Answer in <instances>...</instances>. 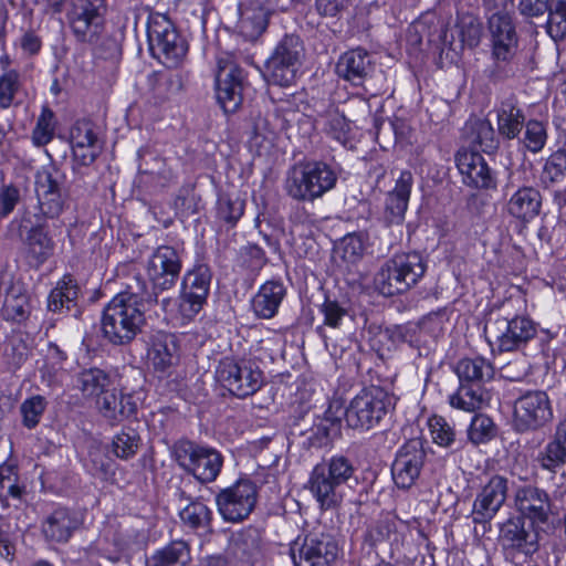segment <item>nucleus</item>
<instances>
[{
	"label": "nucleus",
	"mask_w": 566,
	"mask_h": 566,
	"mask_svg": "<svg viewBox=\"0 0 566 566\" xmlns=\"http://www.w3.org/2000/svg\"><path fill=\"white\" fill-rule=\"evenodd\" d=\"M119 291L104 305L101 315V332L104 339L114 345L130 344L142 332L146 312L155 305V296L138 281L118 276Z\"/></svg>",
	"instance_id": "1"
},
{
	"label": "nucleus",
	"mask_w": 566,
	"mask_h": 566,
	"mask_svg": "<svg viewBox=\"0 0 566 566\" xmlns=\"http://www.w3.org/2000/svg\"><path fill=\"white\" fill-rule=\"evenodd\" d=\"M182 252L184 250L177 247L158 245L146 263L135 260L120 263L116 269L117 275L145 285L147 292L155 296L154 302L157 304L159 294L171 290L180 279Z\"/></svg>",
	"instance_id": "2"
},
{
	"label": "nucleus",
	"mask_w": 566,
	"mask_h": 566,
	"mask_svg": "<svg viewBox=\"0 0 566 566\" xmlns=\"http://www.w3.org/2000/svg\"><path fill=\"white\" fill-rule=\"evenodd\" d=\"M459 386L449 396V405L458 410L474 412L484 401L485 382L493 377V367L482 356L463 357L454 366Z\"/></svg>",
	"instance_id": "3"
},
{
	"label": "nucleus",
	"mask_w": 566,
	"mask_h": 566,
	"mask_svg": "<svg viewBox=\"0 0 566 566\" xmlns=\"http://www.w3.org/2000/svg\"><path fill=\"white\" fill-rule=\"evenodd\" d=\"M436 451L421 438L407 439L398 447L390 467L391 479L398 490L416 486L422 474L436 470Z\"/></svg>",
	"instance_id": "4"
},
{
	"label": "nucleus",
	"mask_w": 566,
	"mask_h": 566,
	"mask_svg": "<svg viewBox=\"0 0 566 566\" xmlns=\"http://www.w3.org/2000/svg\"><path fill=\"white\" fill-rule=\"evenodd\" d=\"M537 323L526 314H496L484 326V336L492 352L510 353L522 349L536 336Z\"/></svg>",
	"instance_id": "5"
},
{
	"label": "nucleus",
	"mask_w": 566,
	"mask_h": 566,
	"mask_svg": "<svg viewBox=\"0 0 566 566\" xmlns=\"http://www.w3.org/2000/svg\"><path fill=\"white\" fill-rule=\"evenodd\" d=\"M395 407V397L381 386L363 387L350 400L344 411L348 427L368 431L380 423Z\"/></svg>",
	"instance_id": "6"
},
{
	"label": "nucleus",
	"mask_w": 566,
	"mask_h": 566,
	"mask_svg": "<svg viewBox=\"0 0 566 566\" xmlns=\"http://www.w3.org/2000/svg\"><path fill=\"white\" fill-rule=\"evenodd\" d=\"M539 531L523 520L510 516L499 525L497 542L505 562L514 566L524 565L539 551Z\"/></svg>",
	"instance_id": "7"
},
{
	"label": "nucleus",
	"mask_w": 566,
	"mask_h": 566,
	"mask_svg": "<svg viewBox=\"0 0 566 566\" xmlns=\"http://www.w3.org/2000/svg\"><path fill=\"white\" fill-rule=\"evenodd\" d=\"M553 419L552 400L545 390H525L513 402L512 428L516 433L524 434L539 431Z\"/></svg>",
	"instance_id": "8"
},
{
	"label": "nucleus",
	"mask_w": 566,
	"mask_h": 566,
	"mask_svg": "<svg viewBox=\"0 0 566 566\" xmlns=\"http://www.w3.org/2000/svg\"><path fill=\"white\" fill-rule=\"evenodd\" d=\"M336 179V174L324 163H300L291 169L286 189L295 199L314 200L331 190Z\"/></svg>",
	"instance_id": "9"
},
{
	"label": "nucleus",
	"mask_w": 566,
	"mask_h": 566,
	"mask_svg": "<svg viewBox=\"0 0 566 566\" xmlns=\"http://www.w3.org/2000/svg\"><path fill=\"white\" fill-rule=\"evenodd\" d=\"M174 454L178 465L201 483L216 481L224 461L217 449L199 446L191 440L176 442Z\"/></svg>",
	"instance_id": "10"
},
{
	"label": "nucleus",
	"mask_w": 566,
	"mask_h": 566,
	"mask_svg": "<svg viewBox=\"0 0 566 566\" xmlns=\"http://www.w3.org/2000/svg\"><path fill=\"white\" fill-rule=\"evenodd\" d=\"M212 271L205 254L196 253L193 264L185 272L180 284V312L193 318L207 304Z\"/></svg>",
	"instance_id": "11"
},
{
	"label": "nucleus",
	"mask_w": 566,
	"mask_h": 566,
	"mask_svg": "<svg viewBox=\"0 0 566 566\" xmlns=\"http://www.w3.org/2000/svg\"><path fill=\"white\" fill-rule=\"evenodd\" d=\"M258 494L255 482L248 475L240 476L216 494L218 513L224 522L241 523L254 511Z\"/></svg>",
	"instance_id": "12"
},
{
	"label": "nucleus",
	"mask_w": 566,
	"mask_h": 566,
	"mask_svg": "<svg viewBox=\"0 0 566 566\" xmlns=\"http://www.w3.org/2000/svg\"><path fill=\"white\" fill-rule=\"evenodd\" d=\"M302 55L303 45L300 38L286 35L265 63V81L279 86H290L295 81Z\"/></svg>",
	"instance_id": "13"
},
{
	"label": "nucleus",
	"mask_w": 566,
	"mask_h": 566,
	"mask_svg": "<svg viewBox=\"0 0 566 566\" xmlns=\"http://www.w3.org/2000/svg\"><path fill=\"white\" fill-rule=\"evenodd\" d=\"M218 380L233 397L254 395L263 384V373L245 359L223 358L217 368Z\"/></svg>",
	"instance_id": "14"
},
{
	"label": "nucleus",
	"mask_w": 566,
	"mask_h": 566,
	"mask_svg": "<svg viewBox=\"0 0 566 566\" xmlns=\"http://www.w3.org/2000/svg\"><path fill=\"white\" fill-rule=\"evenodd\" d=\"M298 535L291 547L294 566H331L337 558L339 547L328 533L310 531L298 545Z\"/></svg>",
	"instance_id": "15"
},
{
	"label": "nucleus",
	"mask_w": 566,
	"mask_h": 566,
	"mask_svg": "<svg viewBox=\"0 0 566 566\" xmlns=\"http://www.w3.org/2000/svg\"><path fill=\"white\" fill-rule=\"evenodd\" d=\"M411 536L409 521L400 518L396 513H388L370 524L364 533V544L375 549L381 543L389 544V557L399 558L402 548Z\"/></svg>",
	"instance_id": "16"
},
{
	"label": "nucleus",
	"mask_w": 566,
	"mask_h": 566,
	"mask_svg": "<svg viewBox=\"0 0 566 566\" xmlns=\"http://www.w3.org/2000/svg\"><path fill=\"white\" fill-rule=\"evenodd\" d=\"M244 74L232 54L223 53L218 57L216 75V95L226 113L235 112L243 101Z\"/></svg>",
	"instance_id": "17"
},
{
	"label": "nucleus",
	"mask_w": 566,
	"mask_h": 566,
	"mask_svg": "<svg viewBox=\"0 0 566 566\" xmlns=\"http://www.w3.org/2000/svg\"><path fill=\"white\" fill-rule=\"evenodd\" d=\"M148 36L153 49L158 52L168 66L177 65L185 57L187 44L165 15L151 17L148 24Z\"/></svg>",
	"instance_id": "18"
},
{
	"label": "nucleus",
	"mask_w": 566,
	"mask_h": 566,
	"mask_svg": "<svg viewBox=\"0 0 566 566\" xmlns=\"http://www.w3.org/2000/svg\"><path fill=\"white\" fill-rule=\"evenodd\" d=\"M509 491V481L505 476L493 474L488 482L478 491L472 504L470 516L472 522L478 525H491V521L496 516L506 501Z\"/></svg>",
	"instance_id": "19"
},
{
	"label": "nucleus",
	"mask_w": 566,
	"mask_h": 566,
	"mask_svg": "<svg viewBox=\"0 0 566 566\" xmlns=\"http://www.w3.org/2000/svg\"><path fill=\"white\" fill-rule=\"evenodd\" d=\"M439 24V34L432 33L428 31L427 36L429 42H440L441 43V55L450 62L454 63L459 60L461 51L463 48L474 49L481 42L482 36V24L473 15H463L458 24L460 43L454 44L449 40V30L440 22Z\"/></svg>",
	"instance_id": "20"
},
{
	"label": "nucleus",
	"mask_w": 566,
	"mask_h": 566,
	"mask_svg": "<svg viewBox=\"0 0 566 566\" xmlns=\"http://www.w3.org/2000/svg\"><path fill=\"white\" fill-rule=\"evenodd\" d=\"M492 57L496 63H509L517 53L518 40L512 18L497 12L489 19Z\"/></svg>",
	"instance_id": "21"
},
{
	"label": "nucleus",
	"mask_w": 566,
	"mask_h": 566,
	"mask_svg": "<svg viewBox=\"0 0 566 566\" xmlns=\"http://www.w3.org/2000/svg\"><path fill=\"white\" fill-rule=\"evenodd\" d=\"M180 345L175 334L158 331L150 336L147 348L148 365L159 378L171 375L179 361Z\"/></svg>",
	"instance_id": "22"
},
{
	"label": "nucleus",
	"mask_w": 566,
	"mask_h": 566,
	"mask_svg": "<svg viewBox=\"0 0 566 566\" xmlns=\"http://www.w3.org/2000/svg\"><path fill=\"white\" fill-rule=\"evenodd\" d=\"M517 514L527 523L539 528L549 520L552 501L549 494L535 485H524L517 489L515 494Z\"/></svg>",
	"instance_id": "23"
},
{
	"label": "nucleus",
	"mask_w": 566,
	"mask_h": 566,
	"mask_svg": "<svg viewBox=\"0 0 566 566\" xmlns=\"http://www.w3.org/2000/svg\"><path fill=\"white\" fill-rule=\"evenodd\" d=\"M102 9L103 0H71L69 20L80 40L90 41L101 32Z\"/></svg>",
	"instance_id": "24"
},
{
	"label": "nucleus",
	"mask_w": 566,
	"mask_h": 566,
	"mask_svg": "<svg viewBox=\"0 0 566 566\" xmlns=\"http://www.w3.org/2000/svg\"><path fill=\"white\" fill-rule=\"evenodd\" d=\"M36 223L27 232L24 239L25 259L31 268L40 269L53 254L55 243L49 233L48 219L60 214H34Z\"/></svg>",
	"instance_id": "25"
},
{
	"label": "nucleus",
	"mask_w": 566,
	"mask_h": 566,
	"mask_svg": "<svg viewBox=\"0 0 566 566\" xmlns=\"http://www.w3.org/2000/svg\"><path fill=\"white\" fill-rule=\"evenodd\" d=\"M287 296V286L282 276L273 275L264 281L250 301L253 315L259 319L274 318Z\"/></svg>",
	"instance_id": "26"
},
{
	"label": "nucleus",
	"mask_w": 566,
	"mask_h": 566,
	"mask_svg": "<svg viewBox=\"0 0 566 566\" xmlns=\"http://www.w3.org/2000/svg\"><path fill=\"white\" fill-rule=\"evenodd\" d=\"M80 294L77 280L71 273H64L49 293L48 310L57 315L78 318L82 315L78 306Z\"/></svg>",
	"instance_id": "27"
},
{
	"label": "nucleus",
	"mask_w": 566,
	"mask_h": 566,
	"mask_svg": "<svg viewBox=\"0 0 566 566\" xmlns=\"http://www.w3.org/2000/svg\"><path fill=\"white\" fill-rule=\"evenodd\" d=\"M455 165L465 185L482 189L495 187L493 172L480 153L462 148L455 155Z\"/></svg>",
	"instance_id": "28"
},
{
	"label": "nucleus",
	"mask_w": 566,
	"mask_h": 566,
	"mask_svg": "<svg viewBox=\"0 0 566 566\" xmlns=\"http://www.w3.org/2000/svg\"><path fill=\"white\" fill-rule=\"evenodd\" d=\"M277 0H247L240 6L238 28L248 40H255L266 29Z\"/></svg>",
	"instance_id": "29"
},
{
	"label": "nucleus",
	"mask_w": 566,
	"mask_h": 566,
	"mask_svg": "<svg viewBox=\"0 0 566 566\" xmlns=\"http://www.w3.org/2000/svg\"><path fill=\"white\" fill-rule=\"evenodd\" d=\"M80 525L81 520L74 510L59 505L42 520L41 531L49 542L66 543Z\"/></svg>",
	"instance_id": "30"
},
{
	"label": "nucleus",
	"mask_w": 566,
	"mask_h": 566,
	"mask_svg": "<svg viewBox=\"0 0 566 566\" xmlns=\"http://www.w3.org/2000/svg\"><path fill=\"white\" fill-rule=\"evenodd\" d=\"M233 566H255L263 555L262 533L255 526L237 532L232 539Z\"/></svg>",
	"instance_id": "31"
},
{
	"label": "nucleus",
	"mask_w": 566,
	"mask_h": 566,
	"mask_svg": "<svg viewBox=\"0 0 566 566\" xmlns=\"http://www.w3.org/2000/svg\"><path fill=\"white\" fill-rule=\"evenodd\" d=\"M306 488L323 511L334 510L342 503L340 486L318 463L312 469Z\"/></svg>",
	"instance_id": "32"
},
{
	"label": "nucleus",
	"mask_w": 566,
	"mask_h": 566,
	"mask_svg": "<svg viewBox=\"0 0 566 566\" xmlns=\"http://www.w3.org/2000/svg\"><path fill=\"white\" fill-rule=\"evenodd\" d=\"M101 415L111 426H117L124 420L136 418L137 403L133 396L124 392L107 391L97 400Z\"/></svg>",
	"instance_id": "33"
},
{
	"label": "nucleus",
	"mask_w": 566,
	"mask_h": 566,
	"mask_svg": "<svg viewBox=\"0 0 566 566\" xmlns=\"http://www.w3.org/2000/svg\"><path fill=\"white\" fill-rule=\"evenodd\" d=\"M536 460L541 469L553 473L566 464V412L560 417L553 438L538 452Z\"/></svg>",
	"instance_id": "34"
},
{
	"label": "nucleus",
	"mask_w": 566,
	"mask_h": 566,
	"mask_svg": "<svg viewBox=\"0 0 566 566\" xmlns=\"http://www.w3.org/2000/svg\"><path fill=\"white\" fill-rule=\"evenodd\" d=\"M27 494V485L21 480L18 464L3 461L0 463V506L8 510L11 501L18 506Z\"/></svg>",
	"instance_id": "35"
},
{
	"label": "nucleus",
	"mask_w": 566,
	"mask_h": 566,
	"mask_svg": "<svg viewBox=\"0 0 566 566\" xmlns=\"http://www.w3.org/2000/svg\"><path fill=\"white\" fill-rule=\"evenodd\" d=\"M179 517L185 528L197 534L213 532V511L201 500L195 499L179 511Z\"/></svg>",
	"instance_id": "36"
},
{
	"label": "nucleus",
	"mask_w": 566,
	"mask_h": 566,
	"mask_svg": "<svg viewBox=\"0 0 566 566\" xmlns=\"http://www.w3.org/2000/svg\"><path fill=\"white\" fill-rule=\"evenodd\" d=\"M31 315V297L23 286L11 285L6 294L1 316L13 324L25 323Z\"/></svg>",
	"instance_id": "37"
},
{
	"label": "nucleus",
	"mask_w": 566,
	"mask_h": 566,
	"mask_svg": "<svg viewBox=\"0 0 566 566\" xmlns=\"http://www.w3.org/2000/svg\"><path fill=\"white\" fill-rule=\"evenodd\" d=\"M342 418L328 407L323 416L316 417L308 436L310 446L316 449L329 446L340 436Z\"/></svg>",
	"instance_id": "38"
},
{
	"label": "nucleus",
	"mask_w": 566,
	"mask_h": 566,
	"mask_svg": "<svg viewBox=\"0 0 566 566\" xmlns=\"http://www.w3.org/2000/svg\"><path fill=\"white\" fill-rule=\"evenodd\" d=\"M268 263L265 250L256 243H247L237 252L233 269L237 273L254 280Z\"/></svg>",
	"instance_id": "39"
},
{
	"label": "nucleus",
	"mask_w": 566,
	"mask_h": 566,
	"mask_svg": "<svg viewBox=\"0 0 566 566\" xmlns=\"http://www.w3.org/2000/svg\"><path fill=\"white\" fill-rule=\"evenodd\" d=\"M374 285L379 294L387 297L399 295L410 290V283L406 282V277L400 274L391 258L386 260L375 274Z\"/></svg>",
	"instance_id": "40"
},
{
	"label": "nucleus",
	"mask_w": 566,
	"mask_h": 566,
	"mask_svg": "<svg viewBox=\"0 0 566 566\" xmlns=\"http://www.w3.org/2000/svg\"><path fill=\"white\" fill-rule=\"evenodd\" d=\"M112 385L109 375L97 367L84 368L74 377V386L85 398H102Z\"/></svg>",
	"instance_id": "41"
},
{
	"label": "nucleus",
	"mask_w": 566,
	"mask_h": 566,
	"mask_svg": "<svg viewBox=\"0 0 566 566\" xmlns=\"http://www.w3.org/2000/svg\"><path fill=\"white\" fill-rule=\"evenodd\" d=\"M369 70L370 60L368 53L359 49L344 53L337 63L339 76L355 85L363 82Z\"/></svg>",
	"instance_id": "42"
},
{
	"label": "nucleus",
	"mask_w": 566,
	"mask_h": 566,
	"mask_svg": "<svg viewBox=\"0 0 566 566\" xmlns=\"http://www.w3.org/2000/svg\"><path fill=\"white\" fill-rule=\"evenodd\" d=\"M191 559L190 546L184 539H172L148 557V566H186Z\"/></svg>",
	"instance_id": "43"
},
{
	"label": "nucleus",
	"mask_w": 566,
	"mask_h": 566,
	"mask_svg": "<svg viewBox=\"0 0 566 566\" xmlns=\"http://www.w3.org/2000/svg\"><path fill=\"white\" fill-rule=\"evenodd\" d=\"M400 274L410 283V289L415 286L427 271V262L419 252L395 253L391 256Z\"/></svg>",
	"instance_id": "44"
},
{
	"label": "nucleus",
	"mask_w": 566,
	"mask_h": 566,
	"mask_svg": "<svg viewBox=\"0 0 566 566\" xmlns=\"http://www.w3.org/2000/svg\"><path fill=\"white\" fill-rule=\"evenodd\" d=\"M413 185L412 174L408 170L400 172L394 189L388 193L386 208L389 212H406Z\"/></svg>",
	"instance_id": "45"
},
{
	"label": "nucleus",
	"mask_w": 566,
	"mask_h": 566,
	"mask_svg": "<svg viewBox=\"0 0 566 566\" xmlns=\"http://www.w3.org/2000/svg\"><path fill=\"white\" fill-rule=\"evenodd\" d=\"M427 428L432 443L440 448L451 449L457 441V431L443 416L433 413L427 419Z\"/></svg>",
	"instance_id": "46"
},
{
	"label": "nucleus",
	"mask_w": 566,
	"mask_h": 566,
	"mask_svg": "<svg viewBox=\"0 0 566 566\" xmlns=\"http://www.w3.org/2000/svg\"><path fill=\"white\" fill-rule=\"evenodd\" d=\"M467 432L474 446L485 444L496 437L497 426L490 416L478 412L471 418Z\"/></svg>",
	"instance_id": "47"
},
{
	"label": "nucleus",
	"mask_w": 566,
	"mask_h": 566,
	"mask_svg": "<svg viewBox=\"0 0 566 566\" xmlns=\"http://www.w3.org/2000/svg\"><path fill=\"white\" fill-rule=\"evenodd\" d=\"M323 124L326 133L343 145L354 137V125L338 109L329 111L323 117Z\"/></svg>",
	"instance_id": "48"
},
{
	"label": "nucleus",
	"mask_w": 566,
	"mask_h": 566,
	"mask_svg": "<svg viewBox=\"0 0 566 566\" xmlns=\"http://www.w3.org/2000/svg\"><path fill=\"white\" fill-rule=\"evenodd\" d=\"M139 442L138 431L129 426H124L112 440V452L122 460H128L136 454Z\"/></svg>",
	"instance_id": "49"
},
{
	"label": "nucleus",
	"mask_w": 566,
	"mask_h": 566,
	"mask_svg": "<svg viewBox=\"0 0 566 566\" xmlns=\"http://www.w3.org/2000/svg\"><path fill=\"white\" fill-rule=\"evenodd\" d=\"M524 117L520 108L512 104H502L497 112V130L507 138H515L521 132Z\"/></svg>",
	"instance_id": "50"
},
{
	"label": "nucleus",
	"mask_w": 566,
	"mask_h": 566,
	"mask_svg": "<svg viewBox=\"0 0 566 566\" xmlns=\"http://www.w3.org/2000/svg\"><path fill=\"white\" fill-rule=\"evenodd\" d=\"M509 212H539L542 196L533 187L517 189L509 200Z\"/></svg>",
	"instance_id": "51"
},
{
	"label": "nucleus",
	"mask_w": 566,
	"mask_h": 566,
	"mask_svg": "<svg viewBox=\"0 0 566 566\" xmlns=\"http://www.w3.org/2000/svg\"><path fill=\"white\" fill-rule=\"evenodd\" d=\"M335 251L347 266L356 265L365 252L363 238L357 233H347L340 239Z\"/></svg>",
	"instance_id": "52"
},
{
	"label": "nucleus",
	"mask_w": 566,
	"mask_h": 566,
	"mask_svg": "<svg viewBox=\"0 0 566 566\" xmlns=\"http://www.w3.org/2000/svg\"><path fill=\"white\" fill-rule=\"evenodd\" d=\"M61 172L52 165L42 166L35 176V189L40 197H50L54 200L59 195Z\"/></svg>",
	"instance_id": "53"
},
{
	"label": "nucleus",
	"mask_w": 566,
	"mask_h": 566,
	"mask_svg": "<svg viewBox=\"0 0 566 566\" xmlns=\"http://www.w3.org/2000/svg\"><path fill=\"white\" fill-rule=\"evenodd\" d=\"M319 314L323 315V324L333 329H339L343 321L349 315V307L346 302H339L329 295H325L323 303L318 306Z\"/></svg>",
	"instance_id": "54"
},
{
	"label": "nucleus",
	"mask_w": 566,
	"mask_h": 566,
	"mask_svg": "<svg viewBox=\"0 0 566 566\" xmlns=\"http://www.w3.org/2000/svg\"><path fill=\"white\" fill-rule=\"evenodd\" d=\"M318 464L325 469L328 478L337 482L340 488L355 473L353 461L343 454L332 455L328 460H324Z\"/></svg>",
	"instance_id": "55"
},
{
	"label": "nucleus",
	"mask_w": 566,
	"mask_h": 566,
	"mask_svg": "<svg viewBox=\"0 0 566 566\" xmlns=\"http://www.w3.org/2000/svg\"><path fill=\"white\" fill-rule=\"evenodd\" d=\"M48 407V401L42 395H33L25 398L20 405L22 426L29 430L36 428Z\"/></svg>",
	"instance_id": "56"
},
{
	"label": "nucleus",
	"mask_w": 566,
	"mask_h": 566,
	"mask_svg": "<svg viewBox=\"0 0 566 566\" xmlns=\"http://www.w3.org/2000/svg\"><path fill=\"white\" fill-rule=\"evenodd\" d=\"M547 32L555 39L566 34V0H552L548 7Z\"/></svg>",
	"instance_id": "57"
},
{
	"label": "nucleus",
	"mask_w": 566,
	"mask_h": 566,
	"mask_svg": "<svg viewBox=\"0 0 566 566\" xmlns=\"http://www.w3.org/2000/svg\"><path fill=\"white\" fill-rule=\"evenodd\" d=\"M566 176V151L558 150L552 154L544 163L542 180L557 182Z\"/></svg>",
	"instance_id": "58"
},
{
	"label": "nucleus",
	"mask_w": 566,
	"mask_h": 566,
	"mask_svg": "<svg viewBox=\"0 0 566 566\" xmlns=\"http://www.w3.org/2000/svg\"><path fill=\"white\" fill-rule=\"evenodd\" d=\"M55 130L54 114L49 108H43L32 133V140L36 146L50 143Z\"/></svg>",
	"instance_id": "59"
},
{
	"label": "nucleus",
	"mask_w": 566,
	"mask_h": 566,
	"mask_svg": "<svg viewBox=\"0 0 566 566\" xmlns=\"http://www.w3.org/2000/svg\"><path fill=\"white\" fill-rule=\"evenodd\" d=\"M546 128L542 122L530 120L526 124L523 143L532 153H538L546 144Z\"/></svg>",
	"instance_id": "60"
},
{
	"label": "nucleus",
	"mask_w": 566,
	"mask_h": 566,
	"mask_svg": "<svg viewBox=\"0 0 566 566\" xmlns=\"http://www.w3.org/2000/svg\"><path fill=\"white\" fill-rule=\"evenodd\" d=\"M474 142L481 147L483 151H493L497 148V140L495 132L488 120H479L474 128Z\"/></svg>",
	"instance_id": "61"
},
{
	"label": "nucleus",
	"mask_w": 566,
	"mask_h": 566,
	"mask_svg": "<svg viewBox=\"0 0 566 566\" xmlns=\"http://www.w3.org/2000/svg\"><path fill=\"white\" fill-rule=\"evenodd\" d=\"M70 142L71 146L77 145H86L92 143H98L97 136L94 133V128L91 122L88 120H78L76 122L70 132Z\"/></svg>",
	"instance_id": "62"
},
{
	"label": "nucleus",
	"mask_w": 566,
	"mask_h": 566,
	"mask_svg": "<svg viewBox=\"0 0 566 566\" xmlns=\"http://www.w3.org/2000/svg\"><path fill=\"white\" fill-rule=\"evenodd\" d=\"M73 161L77 166H90L98 156L101 146L98 143L71 146Z\"/></svg>",
	"instance_id": "63"
},
{
	"label": "nucleus",
	"mask_w": 566,
	"mask_h": 566,
	"mask_svg": "<svg viewBox=\"0 0 566 566\" xmlns=\"http://www.w3.org/2000/svg\"><path fill=\"white\" fill-rule=\"evenodd\" d=\"M18 90V75L9 72L0 78V105L9 107Z\"/></svg>",
	"instance_id": "64"
}]
</instances>
